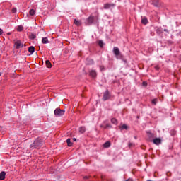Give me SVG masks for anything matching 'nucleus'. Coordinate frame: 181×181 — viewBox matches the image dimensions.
<instances>
[{"label": "nucleus", "instance_id": "obj_23", "mask_svg": "<svg viewBox=\"0 0 181 181\" xmlns=\"http://www.w3.org/2000/svg\"><path fill=\"white\" fill-rule=\"evenodd\" d=\"M35 13H36V11L34 9L30 10V15L31 16H33V15H35Z\"/></svg>", "mask_w": 181, "mask_h": 181}, {"label": "nucleus", "instance_id": "obj_7", "mask_svg": "<svg viewBox=\"0 0 181 181\" xmlns=\"http://www.w3.org/2000/svg\"><path fill=\"white\" fill-rule=\"evenodd\" d=\"M113 52L115 54V56H119V54L121 53L119 52V49L118 47H115L113 48Z\"/></svg>", "mask_w": 181, "mask_h": 181}, {"label": "nucleus", "instance_id": "obj_11", "mask_svg": "<svg viewBox=\"0 0 181 181\" xmlns=\"http://www.w3.org/2000/svg\"><path fill=\"white\" fill-rule=\"evenodd\" d=\"M74 23L76 26H81V21H80V20H76V19H74Z\"/></svg>", "mask_w": 181, "mask_h": 181}, {"label": "nucleus", "instance_id": "obj_36", "mask_svg": "<svg viewBox=\"0 0 181 181\" xmlns=\"http://www.w3.org/2000/svg\"><path fill=\"white\" fill-rule=\"evenodd\" d=\"M126 181H133V180H132V179L129 178V179H128V180H126Z\"/></svg>", "mask_w": 181, "mask_h": 181}, {"label": "nucleus", "instance_id": "obj_40", "mask_svg": "<svg viewBox=\"0 0 181 181\" xmlns=\"http://www.w3.org/2000/svg\"><path fill=\"white\" fill-rule=\"evenodd\" d=\"M90 76L91 75V72H89Z\"/></svg>", "mask_w": 181, "mask_h": 181}, {"label": "nucleus", "instance_id": "obj_35", "mask_svg": "<svg viewBox=\"0 0 181 181\" xmlns=\"http://www.w3.org/2000/svg\"><path fill=\"white\" fill-rule=\"evenodd\" d=\"M100 70H104V66H100Z\"/></svg>", "mask_w": 181, "mask_h": 181}, {"label": "nucleus", "instance_id": "obj_24", "mask_svg": "<svg viewBox=\"0 0 181 181\" xmlns=\"http://www.w3.org/2000/svg\"><path fill=\"white\" fill-rule=\"evenodd\" d=\"M158 103V99H153L151 101V104H153V105H156V104Z\"/></svg>", "mask_w": 181, "mask_h": 181}, {"label": "nucleus", "instance_id": "obj_30", "mask_svg": "<svg viewBox=\"0 0 181 181\" xmlns=\"http://www.w3.org/2000/svg\"><path fill=\"white\" fill-rule=\"evenodd\" d=\"M132 146H134V144L129 143V148H132Z\"/></svg>", "mask_w": 181, "mask_h": 181}, {"label": "nucleus", "instance_id": "obj_29", "mask_svg": "<svg viewBox=\"0 0 181 181\" xmlns=\"http://www.w3.org/2000/svg\"><path fill=\"white\" fill-rule=\"evenodd\" d=\"M154 69H155V70H159L160 68L159 67L158 65H156L154 66Z\"/></svg>", "mask_w": 181, "mask_h": 181}, {"label": "nucleus", "instance_id": "obj_18", "mask_svg": "<svg viewBox=\"0 0 181 181\" xmlns=\"http://www.w3.org/2000/svg\"><path fill=\"white\" fill-rule=\"evenodd\" d=\"M66 143L68 146H73V143H71V139H66Z\"/></svg>", "mask_w": 181, "mask_h": 181}, {"label": "nucleus", "instance_id": "obj_25", "mask_svg": "<svg viewBox=\"0 0 181 181\" xmlns=\"http://www.w3.org/2000/svg\"><path fill=\"white\" fill-rule=\"evenodd\" d=\"M121 128L122 129H128V126H127V124H123Z\"/></svg>", "mask_w": 181, "mask_h": 181}, {"label": "nucleus", "instance_id": "obj_17", "mask_svg": "<svg viewBox=\"0 0 181 181\" xmlns=\"http://www.w3.org/2000/svg\"><path fill=\"white\" fill-rule=\"evenodd\" d=\"M111 122H112L114 125H118V120H117V119H115V118H112V119H111Z\"/></svg>", "mask_w": 181, "mask_h": 181}, {"label": "nucleus", "instance_id": "obj_15", "mask_svg": "<svg viewBox=\"0 0 181 181\" xmlns=\"http://www.w3.org/2000/svg\"><path fill=\"white\" fill-rule=\"evenodd\" d=\"M110 146H111V142H110V141H106L103 144V148H110Z\"/></svg>", "mask_w": 181, "mask_h": 181}, {"label": "nucleus", "instance_id": "obj_42", "mask_svg": "<svg viewBox=\"0 0 181 181\" xmlns=\"http://www.w3.org/2000/svg\"><path fill=\"white\" fill-rule=\"evenodd\" d=\"M91 21H92V22H93V17H92V18H91Z\"/></svg>", "mask_w": 181, "mask_h": 181}, {"label": "nucleus", "instance_id": "obj_28", "mask_svg": "<svg viewBox=\"0 0 181 181\" xmlns=\"http://www.w3.org/2000/svg\"><path fill=\"white\" fill-rule=\"evenodd\" d=\"M12 13H16V8H12Z\"/></svg>", "mask_w": 181, "mask_h": 181}, {"label": "nucleus", "instance_id": "obj_8", "mask_svg": "<svg viewBox=\"0 0 181 181\" xmlns=\"http://www.w3.org/2000/svg\"><path fill=\"white\" fill-rule=\"evenodd\" d=\"M5 176H6V173L2 171L0 173V180H5Z\"/></svg>", "mask_w": 181, "mask_h": 181}, {"label": "nucleus", "instance_id": "obj_34", "mask_svg": "<svg viewBox=\"0 0 181 181\" xmlns=\"http://www.w3.org/2000/svg\"><path fill=\"white\" fill-rule=\"evenodd\" d=\"M90 21H91V16L88 17V21L90 22Z\"/></svg>", "mask_w": 181, "mask_h": 181}, {"label": "nucleus", "instance_id": "obj_41", "mask_svg": "<svg viewBox=\"0 0 181 181\" xmlns=\"http://www.w3.org/2000/svg\"><path fill=\"white\" fill-rule=\"evenodd\" d=\"M8 35H11V33H8Z\"/></svg>", "mask_w": 181, "mask_h": 181}, {"label": "nucleus", "instance_id": "obj_10", "mask_svg": "<svg viewBox=\"0 0 181 181\" xmlns=\"http://www.w3.org/2000/svg\"><path fill=\"white\" fill-rule=\"evenodd\" d=\"M141 23L143 25H148V18L146 17H142Z\"/></svg>", "mask_w": 181, "mask_h": 181}, {"label": "nucleus", "instance_id": "obj_43", "mask_svg": "<svg viewBox=\"0 0 181 181\" xmlns=\"http://www.w3.org/2000/svg\"><path fill=\"white\" fill-rule=\"evenodd\" d=\"M173 132L175 134V130H173Z\"/></svg>", "mask_w": 181, "mask_h": 181}, {"label": "nucleus", "instance_id": "obj_44", "mask_svg": "<svg viewBox=\"0 0 181 181\" xmlns=\"http://www.w3.org/2000/svg\"><path fill=\"white\" fill-rule=\"evenodd\" d=\"M136 139V136L134 137Z\"/></svg>", "mask_w": 181, "mask_h": 181}, {"label": "nucleus", "instance_id": "obj_16", "mask_svg": "<svg viewBox=\"0 0 181 181\" xmlns=\"http://www.w3.org/2000/svg\"><path fill=\"white\" fill-rule=\"evenodd\" d=\"M91 77L92 78H95V77H97V72L95 71H91Z\"/></svg>", "mask_w": 181, "mask_h": 181}, {"label": "nucleus", "instance_id": "obj_3", "mask_svg": "<svg viewBox=\"0 0 181 181\" xmlns=\"http://www.w3.org/2000/svg\"><path fill=\"white\" fill-rule=\"evenodd\" d=\"M14 47L16 49H22L23 47V43L21 40H17L14 42Z\"/></svg>", "mask_w": 181, "mask_h": 181}, {"label": "nucleus", "instance_id": "obj_37", "mask_svg": "<svg viewBox=\"0 0 181 181\" xmlns=\"http://www.w3.org/2000/svg\"><path fill=\"white\" fill-rule=\"evenodd\" d=\"M164 32H168V29H164Z\"/></svg>", "mask_w": 181, "mask_h": 181}, {"label": "nucleus", "instance_id": "obj_31", "mask_svg": "<svg viewBox=\"0 0 181 181\" xmlns=\"http://www.w3.org/2000/svg\"><path fill=\"white\" fill-rule=\"evenodd\" d=\"M83 179L86 180H87V179H90V177H88V176H85V177H83Z\"/></svg>", "mask_w": 181, "mask_h": 181}, {"label": "nucleus", "instance_id": "obj_26", "mask_svg": "<svg viewBox=\"0 0 181 181\" xmlns=\"http://www.w3.org/2000/svg\"><path fill=\"white\" fill-rule=\"evenodd\" d=\"M30 39H36V35H35V34H32L31 36H30Z\"/></svg>", "mask_w": 181, "mask_h": 181}, {"label": "nucleus", "instance_id": "obj_21", "mask_svg": "<svg viewBox=\"0 0 181 181\" xmlns=\"http://www.w3.org/2000/svg\"><path fill=\"white\" fill-rule=\"evenodd\" d=\"M42 43L43 44L49 43V40L47 39V37L42 38Z\"/></svg>", "mask_w": 181, "mask_h": 181}, {"label": "nucleus", "instance_id": "obj_6", "mask_svg": "<svg viewBox=\"0 0 181 181\" xmlns=\"http://www.w3.org/2000/svg\"><path fill=\"white\" fill-rule=\"evenodd\" d=\"M115 4H104V9H110V8H114Z\"/></svg>", "mask_w": 181, "mask_h": 181}, {"label": "nucleus", "instance_id": "obj_19", "mask_svg": "<svg viewBox=\"0 0 181 181\" xmlns=\"http://www.w3.org/2000/svg\"><path fill=\"white\" fill-rule=\"evenodd\" d=\"M45 63H46V66H47V67H48V69H50L52 67V63H50V61L47 60L45 62Z\"/></svg>", "mask_w": 181, "mask_h": 181}, {"label": "nucleus", "instance_id": "obj_20", "mask_svg": "<svg viewBox=\"0 0 181 181\" xmlns=\"http://www.w3.org/2000/svg\"><path fill=\"white\" fill-rule=\"evenodd\" d=\"M98 44V46L101 47V49L104 47V42H103V40H99Z\"/></svg>", "mask_w": 181, "mask_h": 181}, {"label": "nucleus", "instance_id": "obj_1", "mask_svg": "<svg viewBox=\"0 0 181 181\" xmlns=\"http://www.w3.org/2000/svg\"><path fill=\"white\" fill-rule=\"evenodd\" d=\"M42 145H43V141H42V139L37 138L30 146V149H40Z\"/></svg>", "mask_w": 181, "mask_h": 181}, {"label": "nucleus", "instance_id": "obj_22", "mask_svg": "<svg viewBox=\"0 0 181 181\" xmlns=\"http://www.w3.org/2000/svg\"><path fill=\"white\" fill-rule=\"evenodd\" d=\"M22 30H23V26H22V25H18V26L17 27V31H18V32H22Z\"/></svg>", "mask_w": 181, "mask_h": 181}, {"label": "nucleus", "instance_id": "obj_4", "mask_svg": "<svg viewBox=\"0 0 181 181\" xmlns=\"http://www.w3.org/2000/svg\"><path fill=\"white\" fill-rule=\"evenodd\" d=\"M109 98H110V92L108 91V90H107L103 94V101H107V100H109Z\"/></svg>", "mask_w": 181, "mask_h": 181}, {"label": "nucleus", "instance_id": "obj_13", "mask_svg": "<svg viewBox=\"0 0 181 181\" xmlns=\"http://www.w3.org/2000/svg\"><path fill=\"white\" fill-rule=\"evenodd\" d=\"M78 131H79L80 134H84L86 132V127H79Z\"/></svg>", "mask_w": 181, "mask_h": 181}, {"label": "nucleus", "instance_id": "obj_9", "mask_svg": "<svg viewBox=\"0 0 181 181\" xmlns=\"http://www.w3.org/2000/svg\"><path fill=\"white\" fill-rule=\"evenodd\" d=\"M147 136L149 138V139H152L155 138V134L151 132H147Z\"/></svg>", "mask_w": 181, "mask_h": 181}, {"label": "nucleus", "instance_id": "obj_2", "mask_svg": "<svg viewBox=\"0 0 181 181\" xmlns=\"http://www.w3.org/2000/svg\"><path fill=\"white\" fill-rule=\"evenodd\" d=\"M64 112H66L64 110H61L60 107H57L55 109L54 114L56 117H62L64 115Z\"/></svg>", "mask_w": 181, "mask_h": 181}, {"label": "nucleus", "instance_id": "obj_27", "mask_svg": "<svg viewBox=\"0 0 181 181\" xmlns=\"http://www.w3.org/2000/svg\"><path fill=\"white\" fill-rule=\"evenodd\" d=\"M105 128H112V126H111L110 124H107Z\"/></svg>", "mask_w": 181, "mask_h": 181}, {"label": "nucleus", "instance_id": "obj_12", "mask_svg": "<svg viewBox=\"0 0 181 181\" xmlns=\"http://www.w3.org/2000/svg\"><path fill=\"white\" fill-rule=\"evenodd\" d=\"M29 53H31V54H33L35 53V47L31 46L28 48Z\"/></svg>", "mask_w": 181, "mask_h": 181}, {"label": "nucleus", "instance_id": "obj_38", "mask_svg": "<svg viewBox=\"0 0 181 181\" xmlns=\"http://www.w3.org/2000/svg\"><path fill=\"white\" fill-rule=\"evenodd\" d=\"M1 76H2V74L0 72V77H1Z\"/></svg>", "mask_w": 181, "mask_h": 181}, {"label": "nucleus", "instance_id": "obj_33", "mask_svg": "<svg viewBox=\"0 0 181 181\" xmlns=\"http://www.w3.org/2000/svg\"><path fill=\"white\" fill-rule=\"evenodd\" d=\"M142 84H143V86H148V83L145 81H144Z\"/></svg>", "mask_w": 181, "mask_h": 181}, {"label": "nucleus", "instance_id": "obj_39", "mask_svg": "<svg viewBox=\"0 0 181 181\" xmlns=\"http://www.w3.org/2000/svg\"><path fill=\"white\" fill-rule=\"evenodd\" d=\"M73 140H74V141H76V138H74Z\"/></svg>", "mask_w": 181, "mask_h": 181}, {"label": "nucleus", "instance_id": "obj_14", "mask_svg": "<svg viewBox=\"0 0 181 181\" xmlns=\"http://www.w3.org/2000/svg\"><path fill=\"white\" fill-rule=\"evenodd\" d=\"M157 35H162L163 33V30H162V28H158L156 30Z\"/></svg>", "mask_w": 181, "mask_h": 181}, {"label": "nucleus", "instance_id": "obj_5", "mask_svg": "<svg viewBox=\"0 0 181 181\" xmlns=\"http://www.w3.org/2000/svg\"><path fill=\"white\" fill-rule=\"evenodd\" d=\"M153 143L155 144V145H160V144H162V139L156 138L153 140Z\"/></svg>", "mask_w": 181, "mask_h": 181}, {"label": "nucleus", "instance_id": "obj_32", "mask_svg": "<svg viewBox=\"0 0 181 181\" xmlns=\"http://www.w3.org/2000/svg\"><path fill=\"white\" fill-rule=\"evenodd\" d=\"M2 33H4V30H2V29L0 28V36L2 35Z\"/></svg>", "mask_w": 181, "mask_h": 181}]
</instances>
